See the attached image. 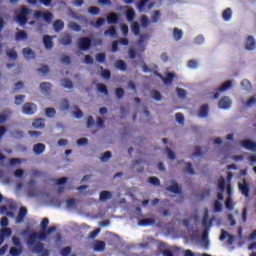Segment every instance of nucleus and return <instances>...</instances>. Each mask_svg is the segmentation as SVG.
<instances>
[{
    "mask_svg": "<svg viewBox=\"0 0 256 256\" xmlns=\"http://www.w3.org/2000/svg\"><path fill=\"white\" fill-rule=\"evenodd\" d=\"M30 14L31 9L27 8V6H21L19 10L16 12V23L20 24L22 27L24 25H27Z\"/></svg>",
    "mask_w": 256,
    "mask_h": 256,
    "instance_id": "obj_1",
    "label": "nucleus"
},
{
    "mask_svg": "<svg viewBox=\"0 0 256 256\" xmlns=\"http://www.w3.org/2000/svg\"><path fill=\"white\" fill-rule=\"evenodd\" d=\"M47 232L45 230L41 231V232H32L29 234L26 244L29 247V249H31V247H33V245H35V243H37V241H45V239H47Z\"/></svg>",
    "mask_w": 256,
    "mask_h": 256,
    "instance_id": "obj_2",
    "label": "nucleus"
},
{
    "mask_svg": "<svg viewBox=\"0 0 256 256\" xmlns=\"http://www.w3.org/2000/svg\"><path fill=\"white\" fill-rule=\"evenodd\" d=\"M92 41L89 37H80L78 39V47L80 51H89L91 49Z\"/></svg>",
    "mask_w": 256,
    "mask_h": 256,
    "instance_id": "obj_3",
    "label": "nucleus"
},
{
    "mask_svg": "<svg viewBox=\"0 0 256 256\" xmlns=\"http://www.w3.org/2000/svg\"><path fill=\"white\" fill-rule=\"evenodd\" d=\"M22 113L24 115H35L37 113V104L27 102L22 106Z\"/></svg>",
    "mask_w": 256,
    "mask_h": 256,
    "instance_id": "obj_4",
    "label": "nucleus"
},
{
    "mask_svg": "<svg viewBox=\"0 0 256 256\" xmlns=\"http://www.w3.org/2000/svg\"><path fill=\"white\" fill-rule=\"evenodd\" d=\"M233 87V82L231 80H228L224 82L220 88H218L217 92L214 94V99H219V93H223L225 91H229Z\"/></svg>",
    "mask_w": 256,
    "mask_h": 256,
    "instance_id": "obj_5",
    "label": "nucleus"
},
{
    "mask_svg": "<svg viewBox=\"0 0 256 256\" xmlns=\"http://www.w3.org/2000/svg\"><path fill=\"white\" fill-rule=\"evenodd\" d=\"M166 191H169L170 193H175V195H181V193H183V189L175 181H172V185L166 187Z\"/></svg>",
    "mask_w": 256,
    "mask_h": 256,
    "instance_id": "obj_6",
    "label": "nucleus"
},
{
    "mask_svg": "<svg viewBox=\"0 0 256 256\" xmlns=\"http://www.w3.org/2000/svg\"><path fill=\"white\" fill-rule=\"evenodd\" d=\"M241 147L247 149L248 151H256V143L254 141L245 139L240 141Z\"/></svg>",
    "mask_w": 256,
    "mask_h": 256,
    "instance_id": "obj_7",
    "label": "nucleus"
},
{
    "mask_svg": "<svg viewBox=\"0 0 256 256\" xmlns=\"http://www.w3.org/2000/svg\"><path fill=\"white\" fill-rule=\"evenodd\" d=\"M232 104L233 102L231 101V98H229V96L222 97L218 102V106L220 107V109H229Z\"/></svg>",
    "mask_w": 256,
    "mask_h": 256,
    "instance_id": "obj_8",
    "label": "nucleus"
},
{
    "mask_svg": "<svg viewBox=\"0 0 256 256\" xmlns=\"http://www.w3.org/2000/svg\"><path fill=\"white\" fill-rule=\"evenodd\" d=\"M238 188L244 197H249V194L251 193V188L249 187V183H247V181L244 180L243 184L239 183Z\"/></svg>",
    "mask_w": 256,
    "mask_h": 256,
    "instance_id": "obj_9",
    "label": "nucleus"
},
{
    "mask_svg": "<svg viewBox=\"0 0 256 256\" xmlns=\"http://www.w3.org/2000/svg\"><path fill=\"white\" fill-rule=\"evenodd\" d=\"M107 22L109 25H117V23H119V14L115 12L108 14Z\"/></svg>",
    "mask_w": 256,
    "mask_h": 256,
    "instance_id": "obj_10",
    "label": "nucleus"
},
{
    "mask_svg": "<svg viewBox=\"0 0 256 256\" xmlns=\"http://www.w3.org/2000/svg\"><path fill=\"white\" fill-rule=\"evenodd\" d=\"M209 115V104H203L198 112V117L205 119Z\"/></svg>",
    "mask_w": 256,
    "mask_h": 256,
    "instance_id": "obj_11",
    "label": "nucleus"
},
{
    "mask_svg": "<svg viewBox=\"0 0 256 256\" xmlns=\"http://www.w3.org/2000/svg\"><path fill=\"white\" fill-rule=\"evenodd\" d=\"M25 217H27V208L21 207L16 217V223H23Z\"/></svg>",
    "mask_w": 256,
    "mask_h": 256,
    "instance_id": "obj_12",
    "label": "nucleus"
},
{
    "mask_svg": "<svg viewBox=\"0 0 256 256\" xmlns=\"http://www.w3.org/2000/svg\"><path fill=\"white\" fill-rule=\"evenodd\" d=\"M51 83L49 82H42L40 84V90H41V93H43L44 95H51Z\"/></svg>",
    "mask_w": 256,
    "mask_h": 256,
    "instance_id": "obj_13",
    "label": "nucleus"
},
{
    "mask_svg": "<svg viewBox=\"0 0 256 256\" xmlns=\"http://www.w3.org/2000/svg\"><path fill=\"white\" fill-rule=\"evenodd\" d=\"M53 29H54L55 33H61V31H63V29H65V22H63V20L54 21Z\"/></svg>",
    "mask_w": 256,
    "mask_h": 256,
    "instance_id": "obj_14",
    "label": "nucleus"
},
{
    "mask_svg": "<svg viewBox=\"0 0 256 256\" xmlns=\"http://www.w3.org/2000/svg\"><path fill=\"white\" fill-rule=\"evenodd\" d=\"M158 77H160L165 85H171L173 83V79L175 78V74L172 72H169L166 77H163L161 74H158Z\"/></svg>",
    "mask_w": 256,
    "mask_h": 256,
    "instance_id": "obj_15",
    "label": "nucleus"
},
{
    "mask_svg": "<svg viewBox=\"0 0 256 256\" xmlns=\"http://www.w3.org/2000/svg\"><path fill=\"white\" fill-rule=\"evenodd\" d=\"M33 129H45V119L37 118L32 122Z\"/></svg>",
    "mask_w": 256,
    "mask_h": 256,
    "instance_id": "obj_16",
    "label": "nucleus"
},
{
    "mask_svg": "<svg viewBox=\"0 0 256 256\" xmlns=\"http://www.w3.org/2000/svg\"><path fill=\"white\" fill-rule=\"evenodd\" d=\"M255 47H256L255 38H253V36H248V38L246 40L245 48L247 49V51H253V49H255Z\"/></svg>",
    "mask_w": 256,
    "mask_h": 256,
    "instance_id": "obj_17",
    "label": "nucleus"
},
{
    "mask_svg": "<svg viewBox=\"0 0 256 256\" xmlns=\"http://www.w3.org/2000/svg\"><path fill=\"white\" fill-rule=\"evenodd\" d=\"M43 44L45 49H53V37L49 36V35H45L43 37Z\"/></svg>",
    "mask_w": 256,
    "mask_h": 256,
    "instance_id": "obj_18",
    "label": "nucleus"
},
{
    "mask_svg": "<svg viewBox=\"0 0 256 256\" xmlns=\"http://www.w3.org/2000/svg\"><path fill=\"white\" fill-rule=\"evenodd\" d=\"M105 246H106L105 242L101 240H96L94 241L93 249L94 251L101 252V251H105Z\"/></svg>",
    "mask_w": 256,
    "mask_h": 256,
    "instance_id": "obj_19",
    "label": "nucleus"
},
{
    "mask_svg": "<svg viewBox=\"0 0 256 256\" xmlns=\"http://www.w3.org/2000/svg\"><path fill=\"white\" fill-rule=\"evenodd\" d=\"M45 149L46 147L43 143H38L33 146V151L35 155H41L42 153H45Z\"/></svg>",
    "mask_w": 256,
    "mask_h": 256,
    "instance_id": "obj_20",
    "label": "nucleus"
},
{
    "mask_svg": "<svg viewBox=\"0 0 256 256\" xmlns=\"http://www.w3.org/2000/svg\"><path fill=\"white\" fill-rule=\"evenodd\" d=\"M31 247H33V253H43V251H45V244H43L42 242H35L34 245Z\"/></svg>",
    "mask_w": 256,
    "mask_h": 256,
    "instance_id": "obj_21",
    "label": "nucleus"
},
{
    "mask_svg": "<svg viewBox=\"0 0 256 256\" xmlns=\"http://www.w3.org/2000/svg\"><path fill=\"white\" fill-rule=\"evenodd\" d=\"M155 220L153 218H144L138 222L140 227H149V225H154Z\"/></svg>",
    "mask_w": 256,
    "mask_h": 256,
    "instance_id": "obj_22",
    "label": "nucleus"
},
{
    "mask_svg": "<svg viewBox=\"0 0 256 256\" xmlns=\"http://www.w3.org/2000/svg\"><path fill=\"white\" fill-rule=\"evenodd\" d=\"M22 53L26 59H35V52L31 48H24Z\"/></svg>",
    "mask_w": 256,
    "mask_h": 256,
    "instance_id": "obj_23",
    "label": "nucleus"
},
{
    "mask_svg": "<svg viewBox=\"0 0 256 256\" xmlns=\"http://www.w3.org/2000/svg\"><path fill=\"white\" fill-rule=\"evenodd\" d=\"M111 197H113V194H111L110 191L107 190H103L102 192H100V201L105 202L109 199H111Z\"/></svg>",
    "mask_w": 256,
    "mask_h": 256,
    "instance_id": "obj_24",
    "label": "nucleus"
},
{
    "mask_svg": "<svg viewBox=\"0 0 256 256\" xmlns=\"http://www.w3.org/2000/svg\"><path fill=\"white\" fill-rule=\"evenodd\" d=\"M222 17L224 21H231V18L233 17V10H231V8H226L222 13Z\"/></svg>",
    "mask_w": 256,
    "mask_h": 256,
    "instance_id": "obj_25",
    "label": "nucleus"
},
{
    "mask_svg": "<svg viewBox=\"0 0 256 256\" xmlns=\"http://www.w3.org/2000/svg\"><path fill=\"white\" fill-rule=\"evenodd\" d=\"M60 43L64 46L71 45V43H73V37L69 34H66L61 38Z\"/></svg>",
    "mask_w": 256,
    "mask_h": 256,
    "instance_id": "obj_26",
    "label": "nucleus"
},
{
    "mask_svg": "<svg viewBox=\"0 0 256 256\" xmlns=\"http://www.w3.org/2000/svg\"><path fill=\"white\" fill-rule=\"evenodd\" d=\"M173 38L176 41H181V39H183V30H181L179 28H174L173 29Z\"/></svg>",
    "mask_w": 256,
    "mask_h": 256,
    "instance_id": "obj_27",
    "label": "nucleus"
},
{
    "mask_svg": "<svg viewBox=\"0 0 256 256\" xmlns=\"http://www.w3.org/2000/svg\"><path fill=\"white\" fill-rule=\"evenodd\" d=\"M21 253H23V246H18V248L17 247L10 248L11 256H19V255H21Z\"/></svg>",
    "mask_w": 256,
    "mask_h": 256,
    "instance_id": "obj_28",
    "label": "nucleus"
},
{
    "mask_svg": "<svg viewBox=\"0 0 256 256\" xmlns=\"http://www.w3.org/2000/svg\"><path fill=\"white\" fill-rule=\"evenodd\" d=\"M71 105L69 104V100L62 99L60 102V111H69Z\"/></svg>",
    "mask_w": 256,
    "mask_h": 256,
    "instance_id": "obj_29",
    "label": "nucleus"
},
{
    "mask_svg": "<svg viewBox=\"0 0 256 256\" xmlns=\"http://www.w3.org/2000/svg\"><path fill=\"white\" fill-rule=\"evenodd\" d=\"M217 187H218V191L225 192V188L227 186H226L225 178H223V176H220V178L218 179Z\"/></svg>",
    "mask_w": 256,
    "mask_h": 256,
    "instance_id": "obj_30",
    "label": "nucleus"
},
{
    "mask_svg": "<svg viewBox=\"0 0 256 256\" xmlns=\"http://www.w3.org/2000/svg\"><path fill=\"white\" fill-rule=\"evenodd\" d=\"M116 69H119L120 71H127V63L123 60H117L115 62Z\"/></svg>",
    "mask_w": 256,
    "mask_h": 256,
    "instance_id": "obj_31",
    "label": "nucleus"
},
{
    "mask_svg": "<svg viewBox=\"0 0 256 256\" xmlns=\"http://www.w3.org/2000/svg\"><path fill=\"white\" fill-rule=\"evenodd\" d=\"M61 85L64 89H73V82L69 78H64L61 80Z\"/></svg>",
    "mask_w": 256,
    "mask_h": 256,
    "instance_id": "obj_32",
    "label": "nucleus"
},
{
    "mask_svg": "<svg viewBox=\"0 0 256 256\" xmlns=\"http://www.w3.org/2000/svg\"><path fill=\"white\" fill-rule=\"evenodd\" d=\"M131 31L136 36L140 35L141 27L139 26V23L133 22L132 25H131Z\"/></svg>",
    "mask_w": 256,
    "mask_h": 256,
    "instance_id": "obj_33",
    "label": "nucleus"
},
{
    "mask_svg": "<svg viewBox=\"0 0 256 256\" xmlns=\"http://www.w3.org/2000/svg\"><path fill=\"white\" fill-rule=\"evenodd\" d=\"M184 173H188L189 175H195V169L193 168V164H191V162H186Z\"/></svg>",
    "mask_w": 256,
    "mask_h": 256,
    "instance_id": "obj_34",
    "label": "nucleus"
},
{
    "mask_svg": "<svg viewBox=\"0 0 256 256\" xmlns=\"http://www.w3.org/2000/svg\"><path fill=\"white\" fill-rule=\"evenodd\" d=\"M126 19L127 21H133L135 19V10L133 8H129L126 11Z\"/></svg>",
    "mask_w": 256,
    "mask_h": 256,
    "instance_id": "obj_35",
    "label": "nucleus"
},
{
    "mask_svg": "<svg viewBox=\"0 0 256 256\" xmlns=\"http://www.w3.org/2000/svg\"><path fill=\"white\" fill-rule=\"evenodd\" d=\"M148 183H150V185H154L155 187H159V185H161V180L155 176H151L148 178Z\"/></svg>",
    "mask_w": 256,
    "mask_h": 256,
    "instance_id": "obj_36",
    "label": "nucleus"
},
{
    "mask_svg": "<svg viewBox=\"0 0 256 256\" xmlns=\"http://www.w3.org/2000/svg\"><path fill=\"white\" fill-rule=\"evenodd\" d=\"M225 207L228 209V211H233L235 207L233 206V198L231 196H228V198L225 201Z\"/></svg>",
    "mask_w": 256,
    "mask_h": 256,
    "instance_id": "obj_37",
    "label": "nucleus"
},
{
    "mask_svg": "<svg viewBox=\"0 0 256 256\" xmlns=\"http://www.w3.org/2000/svg\"><path fill=\"white\" fill-rule=\"evenodd\" d=\"M145 39H149V35L142 34L138 40V45L139 47H142V51H145V46L143 45V43H145Z\"/></svg>",
    "mask_w": 256,
    "mask_h": 256,
    "instance_id": "obj_38",
    "label": "nucleus"
},
{
    "mask_svg": "<svg viewBox=\"0 0 256 256\" xmlns=\"http://www.w3.org/2000/svg\"><path fill=\"white\" fill-rule=\"evenodd\" d=\"M97 90L99 93H103V95H109V90H107V86L105 84L99 83L97 85Z\"/></svg>",
    "mask_w": 256,
    "mask_h": 256,
    "instance_id": "obj_39",
    "label": "nucleus"
},
{
    "mask_svg": "<svg viewBox=\"0 0 256 256\" xmlns=\"http://www.w3.org/2000/svg\"><path fill=\"white\" fill-rule=\"evenodd\" d=\"M21 39H27V32L25 30H20L16 33V41H21Z\"/></svg>",
    "mask_w": 256,
    "mask_h": 256,
    "instance_id": "obj_40",
    "label": "nucleus"
},
{
    "mask_svg": "<svg viewBox=\"0 0 256 256\" xmlns=\"http://www.w3.org/2000/svg\"><path fill=\"white\" fill-rule=\"evenodd\" d=\"M68 27L72 29V31H76V33H79V31H81V26L77 22H70Z\"/></svg>",
    "mask_w": 256,
    "mask_h": 256,
    "instance_id": "obj_41",
    "label": "nucleus"
},
{
    "mask_svg": "<svg viewBox=\"0 0 256 256\" xmlns=\"http://www.w3.org/2000/svg\"><path fill=\"white\" fill-rule=\"evenodd\" d=\"M159 19H161V12L159 10H156L151 16L152 23H157Z\"/></svg>",
    "mask_w": 256,
    "mask_h": 256,
    "instance_id": "obj_42",
    "label": "nucleus"
},
{
    "mask_svg": "<svg viewBox=\"0 0 256 256\" xmlns=\"http://www.w3.org/2000/svg\"><path fill=\"white\" fill-rule=\"evenodd\" d=\"M214 211L215 213H221L223 211V204L219 200L214 201Z\"/></svg>",
    "mask_w": 256,
    "mask_h": 256,
    "instance_id": "obj_43",
    "label": "nucleus"
},
{
    "mask_svg": "<svg viewBox=\"0 0 256 256\" xmlns=\"http://www.w3.org/2000/svg\"><path fill=\"white\" fill-rule=\"evenodd\" d=\"M207 197H211V190L205 189L199 196L200 201H205Z\"/></svg>",
    "mask_w": 256,
    "mask_h": 256,
    "instance_id": "obj_44",
    "label": "nucleus"
},
{
    "mask_svg": "<svg viewBox=\"0 0 256 256\" xmlns=\"http://www.w3.org/2000/svg\"><path fill=\"white\" fill-rule=\"evenodd\" d=\"M149 3V0H140L137 4V9L140 13L145 9V5Z\"/></svg>",
    "mask_w": 256,
    "mask_h": 256,
    "instance_id": "obj_45",
    "label": "nucleus"
},
{
    "mask_svg": "<svg viewBox=\"0 0 256 256\" xmlns=\"http://www.w3.org/2000/svg\"><path fill=\"white\" fill-rule=\"evenodd\" d=\"M176 93L181 99H185V97H187V90L183 88H176Z\"/></svg>",
    "mask_w": 256,
    "mask_h": 256,
    "instance_id": "obj_46",
    "label": "nucleus"
},
{
    "mask_svg": "<svg viewBox=\"0 0 256 256\" xmlns=\"http://www.w3.org/2000/svg\"><path fill=\"white\" fill-rule=\"evenodd\" d=\"M104 35H110V37H115V35H117V30L114 26H111L108 30H105Z\"/></svg>",
    "mask_w": 256,
    "mask_h": 256,
    "instance_id": "obj_47",
    "label": "nucleus"
},
{
    "mask_svg": "<svg viewBox=\"0 0 256 256\" xmlns=\"http://www.w3.org/2000/svg\"><path fill=\"white\" fill-rule=\"evenodd\" d=\"M151 95H152V98H154L155 101H161L162 99V95H161V92H159L158 90H153L151 92Z\"/></svg>",
    "mask_w": 256,
    "mask_h": 256,
    "instance_id": "obj_48",
    "label": "nucleus"
},
{
    "mask_svg": "<svg viewBox=\"0 0 256 256\" xmlns=\"http://www.w3.org/2000/svg\"><path fill=\"white\" fill-rule=\"evenodd\" d=\"M187 66L189 69H197L199 67V62L197 60H189Z\"/></svg>",
    "mask_w": 256,
    "mask_h": 256,
    "instance_id": "obj_49",
    "label": "nucleus"
},
{
    "mask_svg": "<svg viewBox=\"0 0 256 256\" xmlns=\"http://www.w3.org/2000/svg\"><path fill=\"white\" fill-rule=\"evenodd\" d=\"M100 69L102 71L101 75L103 79H111V71L103 69V66H100Z\"/></svg>",
    "mask_w": 256,
    "mask_h": 256,
    "instance_id": "obj_50",
    "label": "nucleus"
},
{
    "mask_svg": "<svg viewBox=\"0 0 256 256\" xmlns=\"http://www.w3.org/2000/svg\"><path fill=\"white\" fill-rule=\"evenodd\" d=\"M48 226H49V218H44L40 223V227L42 231H47Z\"/></svg>",
    "mask_w": 256,
    "mask_h": 256,
    "instance_id": "obj_51",
    "label": "nucleus"
},
{
    "mask_svg": "<svg viewBox=\"0 0 256 256\" xmlns=\"http://www.w3.org/2000/svg\"><path fill=\"white\" fill-rule=\"evenodd\" d=\"M117 99H123L125 95V90L123 88H116L115 90Z\"/></svg>",
    "mask_w": 256,
    "mask_h": 256,
    "instance_id": "obj_52",
    "label": "nucleus"
},
{
    "mask_svg": "<svg viewBox=\"0 0 256 256\" xmlns=\"http://www.w3.org/2000/svg\"><path fill=\"white\" fill-rule=\"evenodd\" d=\"M60 255L61 256H69V255H71V247L67 246L65 248H62L61 251H60Z\"/></svg>",
    "mask_w": 256,
    "mask_h": 256,
    "instance_id": "obj_53",
    "label": "nucleus"
},
{
    "mask_svg": "<svg viewBox=\"0 0 256 256\" xmlns=\"http://www.w3.org/2000/svg\"><path fill=\"white\" fill-rule=\"evenodd\" d=\"M11 233H12L11 228H4L1 230L0 235L5 238V237H10Z\"/></svg>",
    "mask_w": 256,
    "mask_h": 256,
    "instance_id": "obj_54",
    "label": "nucleus"
},
{
    "mask_svg": "<svg viewBox=\"0 0 256 256\" xmlns=\"http://www.w3.org/2000/svg\"><path fill=\"white\" fill-rule=\"evenodd\" d=\"M106 57L107 56H106V54L104 52L96 54V61H98V63H105Z\"/></svg>",
    "mask_w": 256,
    "mask_h": 256,
    "instance_id": "obj_55",
    "label": "nucleus"
},
{
    "mask_svg": "<svg viewBox=\"0 0 256 256\" xmlns=\"http://www.w3.org/2000/svg\"><path fill=\"white\" fill-rule=\"evenodd\" d=\"M101 10H99V7L97 6H92L88 9V13H90V15H99Z\"/></svg>",
    "mask_w": 256,
    "mask_h": 256,
    "instance_id": "obj_56",
    "label": "nucleus"
},
{
    "mask_svg": "<svg viewBox=\"0 0 256 256\" xmlns=\"http://www.w3.org/2000/svg\"><path fill=\"white\" fill-rule=\"evenodd\" d=\"M140 23L142 27H149V18L145 15L141 16Z\"/></svg>",
    "mask_w": 256,
    "mask_h": 256,
    "instance_id": "obj_57",
    "label": "nucleus"
},
{
    "mask_svg": "<svg viewBox=\"0 0 256 256\" xmlns=\"http://www.w3.org/2000/svg\"><path fill=\"white\" fill-rule=\"evenodd\" d=\"M14 99L15 105H22L23 101H25V95H17Z\"/></svg>",
    "mask_w": 256,
    "mask_h": 256,
    "instance_id": "obj_58",
    "label": "nucleus"
},
{
    "mask_svg": "<svg viewBox=\"0 0 256 256\" xmlns=\"http://www.w3.org/2000/svg\"><path fill=\"white\" fill-rule=\"evenodd\" d=\"M99 233H101V228H97L94 231L90 232L88 235V238L95 239V237H97L99 235Z\"/></svg>",
    "mask_w": 256,
    "mask_h": 256,
    "instance_id": "obj_59",
    "label": "nucleus"
},
{
    "mask_svg": "<svg viewBox=\"0 0 256 256\" xmlns=\"http://www.w3.org/2000/svg\"><path fill=\"white\" fill-rule=\"evenodd\" d=\"M45 113L48 117H55L57 112L55 111V108H46Z\"/></svg>",
    "mask_w": 256,
    "mask_h": 256,
    "instance_id": "obj_60",
    "label": "nucleus"
},
{
    "mask_svg": "<svg viewBox=\"0 0 256 256\" xmlns=\"http://www.w3.org/2000/svg\"><path fill=\"white\" fill-rule=\"evenodd\" d=\"M76 204H77V202L75 201L74 198H69L66 200V205H67L68 209H72V207H75Z\"/></svg>",
    "mask_w": 256,
    "mask_h": 256,
    "instance_id": "obj_61",
    "label": "nucleus"
},
{
    "mask_svg": "<svg viewBox=\"0 0 256 256\" xmlns=\"http://www.w3.org/2000/svg\"><path fill=\"white\" fill-rule=\"evenodd\" d=\"M6 55L9 57V59H13L14 61L17 60V53L15 50H8Z\"/></svg>",
    "mask_w": 256,
    "mask_h": 256,
    "instance_id": "obj_62",
    "label": "nucleus"
},
{
    "mask_svg": "<svg viewBox=\"0 0 256 256\" xmlns=\"http://www.w3.org/2000/svg\"><path fill=\"white\" fill-rule=\"evenodd\" d=\"M74 109H76V111L74 112V116L76 117V119H81L83 117V111H81L78 106H74Z\"/></svg>",
    "mask_w": 256,
    "mask_h": 256,
    "instance_id": "obj_63",
    "label": "nucleus"
},
{
    "mask_svg": "<svg viewBox=\"0 0 256 256\" xmlns=\"http://www.w3.org/2000/svg\"><path fill=\"white\" fill-rule=\"evenodd\" d=\"M112 154L111 151H106L102 156H101V161H109L111 159Z\"/></svg>",
    "mask_w": 256,
    "mask_h": 256,
    "instance_id": "obj_64",
    "label": "nucleus"
}]
</instances>
